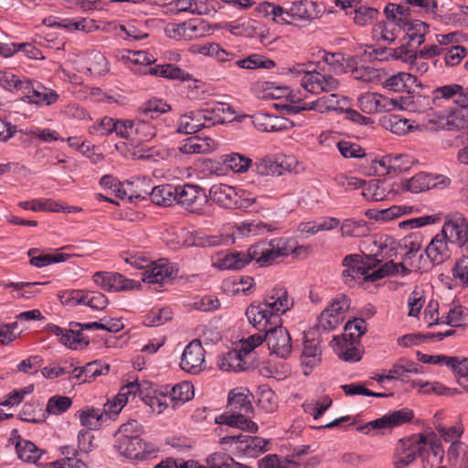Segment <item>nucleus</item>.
<instances>
[{"label": "nucleus", "instance_id": "nucleus-1", "mask_svg": "<svg viewBox=\"0 0 468 468\" xmlns=\"http://www.w3.org/2000/svg\"><path fill=\"white\" fill-rule=\"evenodd\" d=\"M303 249H292L290 239L283 237L261 239L250 246L246 252L229 250L218 253L214 265L221 270H240L254 261L259 267L266 268L291 253L298 255Z\"/></svg>", "mask_w": 468, "mask_h": 468}, {"label": "nucleus", "instance_id": "nucleus-2", "mask_svg": "<svg viewBox=\"0 0 468 468\" xmlns=\"http://www.w3.org/2000/svg\"><path fill=\"white\" fill-rule=\"evenodd\" d=\"M292 306V301L288 298L287 291L284 288H278L265 299L264 307L260 304H250L246 310V315L253 326H259L260 330L265 332V329L270 328L268 325L272 324L271 322L272 318L280 323L278 314L285 313Z\"/></svg>", "mask_w": 468, "mask_h": 468}, {"label": "nucleus", "instance_id": "nucleus-3", "mask_svg": "<svg viewBox=\"0 0 468 468\" xmlns=\"http://www.w3.org/2000/svg\"><path fill=\"white\" fill-rule=\"evenodd\" d=\"M229 413L219 415L216 422L229 427L239 428L250 432H256L258 425L246 416L252 413L253 407L250 395L242 391L232 390L229 394Z\"/></svg>", "mask_w": 468, "mask_h": 468}, {"label": "nucleus", "instance_id": "nucleus-4", "mask_svg": "<svg viewBox=\"0 0 468 468\" xmlns=\"http://www.w3.org/2000/svg\"><path fill=\"white\" fill-rule=\"evenodd\" d=\"M290 70L295 73H304L301 80V85L308 92H330L338 89L339 81L331 75H323L315 71L313 69V63L299 64Z\"/></svg>", "mask_w": 468, "mask_h": 468}, {"label": "nucleus", "instance_id": "nucleus-5", "mask_svg": "<svg viewBox=\"0 0 468 468\" xmlns=\"http://www.w3.org/2000/svg\"><path fill=\"white\" fill-rule=\"evenodd\" d=\"M176 204L188 213L202 215L208 203V196L204 188L197 185L185 184L177 186Z\"/></svg>", "mask_w": 468, "mask_h": 468}, {"label": "nucleus", "instance_id": "nucleus-6", "mask_svg": "<svg viewBox=\"0 0 468 468\" xmlns=\"http://www.w3.org/2000/svg\"><path fill=\"white\" fill-rule=\"evenodd\" d=\"M427 442L428 438L422 433L399 440L396 449L394 466L406 468L415 461L418 455L423 456Z\"/></svg>", "mask_w": 468, "mask_h": 468}, {"label": "nucleus", "instance_id": "nucleus-7", "mask_svg": "<svg viewBox=\"0 0 468 468\" xmlns=\"http://www.w3.org/2000/svg\"><path fill=\"white\" fill-rule=\"evenodd\" d=\"M441 233L450 242L457 244L468 252V217L459 212L452 211L444 218V223Z\"/></svg>", "mask_w": 468, "mask_h": 468}, {"label": "nucleus", "instance_id": "nucleus-8", "mask_svg": "<svg viewBox=\"0 0 468 468\" xmlns=\"http://www.w3.org/2000/svg\"><path fill=\"white\" fill-rule=\"evenodd\" d=\"M221 444H229L231 451H235L243 456L256 458L267 452L268 441L258 436L232 435L220 438Z\"/></svg>", "mask_w": 468, "mask_h": 468}, {"label": "nucleus", "instance_id": "nucleus-9", "mask_svg": "<svg viewBox=\"0 0 468 468\" xmlns=\"http://www.w3.org/2000/svg\"><path fill=\"white\" fill-rule=\"evenodd\" d=\"M349 309V300L344 294L337 295L324 309L318 319L317 328L324 332L334 330L344 321V314Z\"/></svg>", "mask_w": 468, "mask_h": 468}, {"label": "nucleus", "instance_id": "nucleus-10", "mask_svg": "<svg viewBox=\"0 0 468 468\" xmlns=\"http://www.w3.org/2000/svg\"><path fill=\"white\" fill-rule=\"evenodd\" d=\"M346 104V99L340 97L336 93H331L320 97L314 101L305 102L299 101L289 106V111L293 113H298L301 111H316L320 113L327 112H343Z\"/></svg>", "mask_w": 468, "mask_h": 468}, {"label": "nucleus", "instance_id": "nucleus-11", "mask_svg": "<svg viewBox=\"0 0 468 468\" xmlns=\"http://www.w3.org/2000/svg\"><path fill=\"white\" fill-rule=\"evenodd\" d=\"M133 427H137L135 420L129 421L121 426L115 444L117 451L123 456L137 458L142 452V439L138 435H129Z\"/></svg>", "mask_w": 468, "mask_h": 468}, {"label": "nucleus", "instance_id": "nucleus-12", "mask_svg": "<svg viewBox=\"0 0 468 468\" xmlns=\"http://www.w3.org/2000/svg\"><path fill=\"white\" fill-rule=\"evenodd\" d=\"M265 341L271 353L286 358L292 353V338L286 328L276 325L265 329Z\"/></svg>", "mask_w": 468, "mask_h": 468}, {"label": "nucleus", "instance_id": "nucleus-13", "mask_svg": "<svg viewBox=\"0 0 468 468\" xmlns=\"http://www.w3.org/2000/svg\"><path fill=\"white\" fill-rule=\"evenodd\" d=\"M398 105V99H389L375 92H366L358 98V106L367 114L391 112L397 109Z\"/></svg>", "mask_w": 468, "mask_h": 468}, {"label": "nucleus", "instance_id": "nucleus-14", "mask_svg": "<svg viewBox=\"0 0 468 468\" xmlns=\"http://www.w3.org/2000/svg\"><path fill=\"white\" fill-rule=\"evenodd\" d=\"M205 349L200 340L191 341L185 348L180 367L190 374L197 375L205 369Z\"/></svg>", "mask_w": 468, "mask_h": 468}, {"label": "nucleus", "instance_id": "nucleus-15", "mask_svg": "<svg viewBox=\"0 0 468 468\" xmlns=\"http://www.w3.org/2000/svg\"><path fill=\"white\" fill-rule=\"evenodd\" d=\"M342 272L343 281L348 287H355L356 284L361 283V280H365L366 265L364 258L359 254H350L344 258Z\"/></svg>", "mask_w": 468, "mask_h": 468}, {"label": "nucleus", "instance_id": "nucleus-16", "mask_svg": "<svg viewBox=\"0 0 468 468\" xmlns=\"http://www.w3.org/2000/svg\"><path fill=\"white\" fill-rule=\"evenodd\" d=\"M139 391L140 388L137 381H133L122 386L119 393L104 404L103 410H101L104 416L109 418L116 416L128 402L130 397L134 399Z\"/></svg>", "mask_w": 468, "mask_h": 468}, {"label": "nucleus", "instance_id": "nucleus-17", "mask_svg": "<svg viewBox=\"0 0 468 468\" xmlns=\"http://www.w3.org/2000/svg\"><path fill=\"white\" fill-rule=\"evenodd\" d=\"M93 282L101 289L107 291H125L134 287L133 280L126 279L120 273L98 271L93 275Z\"/></svg>", "mask_w": 468, "mask_h": 468}, {"label": "nucleus", "instance_id": "nucleus-18", "mask_svg": "<svg viewBox=\"0 0 468 468\" xmlns=\"http://www.w3.org/2000/svg\"><path fill=\"white\" fill-rule=\"evenodd\" d=\"M209 198L225 208H234L239 205L236 189L225 184L213 185L209 189Z\"/></svg>", "mask_w": 468, "mask_h": 468}, {"label": "nucleus", "instance_id": "nucleus-19", "mask_svg": "<svg viewBox=\"0 0 468 468\" xmlns=\"http://www.w3.org/2000/svg\"><path fill=\"white\" fill-rule=\"evenodd\" d=\"M448 242V239L439 233L426 247L425 254L432 265L441 264L450 258Z\"/></svg>", "mask_w": 468, "mask_h": 468}, {"label": "nucleus", "instance_id": "nucleus-20", "mask_svg": "<svg viewBox=\"0 0 468 468\" xmlns=\"http://www.w3.org/2000/svg\"><path fill=\"white\" fill-rule=\"evenodd\" d=\"M0 85L10 91H17L31 99L35 85L29 80H22L12 72H0Z\"/></svg>", "mask_w": 468, "mask_h": 468}, {"label": "nucleus", "instance_id": "nucleus-21", "mask_svg": "<svg viewBox=\"0 0 468 468\" xmlns=\"http://www.w3.org/2000/svg\"><path fill=\"white\" fill-rule=\"evenodd\" d=\"M72 293V300H75L77 303L85 304L91 309L103 310L109 303L107 297L100 292L75 291Z\"/></svg>", "mask_w": 468, "mask_h": 468}, {"label": "nucleus", "instance_id": "nucleus-22", "mask_svg": "<svg viewBox=\"0 0 468 468\" xmlns=\"http://www.w3.org/2000/svg\"><path fill=\"white\" fill-rule=\"evenodd\" d=\"M441 127L448 126V130L463 129L468 127V109L463 106H457L452 109L447 116L439 117Z\"/></svg>", "mask_w": 468, "mask_h": 468}, {"label": "nucleus", "instance_id": "nucleus-23", "mask_svg": "<svg viewBox=\"0 0 468 468\" xmlns=\"http://www.w3.org/2000/svg\"><path fill=\"white\" fill-rule=\"evenodd\" d=\"M177 191V186L170 184L157 186L150 193L151 200L158 206H172L176 203Z\"/></svg>", "mask_w": 468, "mask_h": 468}, {"label": "nucleus", "instance_id": "nucleus-24", "mask_svg": "<svg viewBox=\"0 0 468 468\" xmlns=\"http://www.w3.org/2000/svg\"><path fill=\"white\" fill-rule=\"evenodd\" d=\"M414 417L413 411L410 409H401L395 410L390 414L384 415L382 418L372 420L373 425L377 427L389 428L397 427L410 422Z\"/></svg>", "mask_w": 468, "mask_h": 468}, {"label": "nucleus", "instance_id": "nucleus-25", "mask_svg": "<svg viewBox=\"0 0 468 468\" xmlns=\"http://www.w3.org/2000/svg\"><path fill=\"white\" fill-rule=\"evenodd\" d=\"M419 360L422 363H430V364H439L441 362H445L448 366H450L454 371H457L458 374H468V360L463 359L459 360L458 357L455 356H430L418 352Z\"/></svg>", "mask_w": 468, "mask_h": 468}, {"label": "nucleus", "instance_id": "nucleus-26", "mask_svg": "<svg viewBox=\"0 0 468 468\" xmlns=\"http://www.w3.org/2000/svg\"><path fill=\"white\" fill-rule=\"evenodd\" d=\"M174 267L168 263L154 264L143 274V281L148 283L163 284L173 278Z\"/></svg>", "mask_w": 468, "mask_h": 468}, {"label": "nucleus", "instance_id": "nucleus-27", "mask_svg": "<svg viewBox=\"0 0 468 468\" xmlns=\"http://www.w3.org/2000/svg\"><path fill=\"white\" fill-rule=\"evenodd\" d=\"M174 4L177 13L205 16L214 9L207 0H175Z\"/></svg>", "mask_w": 468, "mask_h": 468}, {"label": "nucleus", "instance_id": "nucleus-28", "mask_svg": "<svg viewBox=\"0 0 468 468\" xmlns=\"http://www.w3.org/2000/svg\"><path fill=\"white\" fill-rule=\"evenodd\" d=\"M362 195L368 200L381 201L388 199L389 191L386 180L371 179L366 182Z\"/></svg>", "mask_w": 468, "mask_h": 468}, {"label": "nucleus", "instance_id": "nucleus-29", "mask_svg": "<svg viewBox=\"0 0 468 468\" xmlns=\"http://www.w3.org/2000/svg\"><path fill=\"white\" fill-rule=\"evenodd\" d=\"M397 109H404L410 112H423L431 102V98L417 94L408 93L406 96H400Z\"/></svg>", "mask_w": 468, "mask_h": 468}, {"label": "nucleus", "instance_id": "nucleus-30", "mask_svg": "<svg viewBox=\"0 0 468 468\" xmlns=\"http://www.w3.org/2000/svg\"><path fill=\"white\" fill-rule=\"evenodd\" d=\"M460 92H462V85L456 83L437 87L431 91V102L435 106H441L442 101L453 100L457 105Z\"/></svg>", "mask_w": 468, "mask_h": 468}, {"label": "nucleus", "instance_id": "nucleus-31", "mask_svg": "<svg viewBox=\"0 0 468 468\" xmlns=\"http://www.w3.org/2000/svg\"><path fill=\"white\" fill-rule=\"evenodd\" d=\"M156 135V130L154 125L141 117L133 120V144H139L152 140Z\"/></svg>", "mask_w": 468, "mask_h": 468}, {"label": "nucleus", "instance_id": "nucleus-32", "mask_svg": "<svg viewBox=\"0 0 468 468\" xmlns=\"http://www.w3.org/2000/svg\"><path fill=\"white\" fill-rule=\"evenodd\" d=\"M302 364L313 368L321 361V348L317 339H307L303 342V348L301 356Z\"/></svg>", "mask_w": 468, "mask_h": 468}, {"label": "nucleus", "instance_id": "nucleus-33", "mask_svg": "<svg viewBox=\"0 0 468 468\" xmlns=\"http://www.w3.org/2000/svg\"><path fill=\"white\" fill-rule=\"evenodd\" d=\"M230 113V115L233 114V112L231 111L230 107L229 105H226L224 103H218L214 108L211 110H198V113H202L204 118L202 117V124H204V128L211 127L215 124L223 123L225 122V117L222 116L225 112Z\"/></svg>", "mask_w": 468, "mask_h": 468}, {"label": "nucleus", "instance_id": "nucleus-34", "mask_svg": "<svg viewBox=\"0 0 468 468\" xmlns=\"http://www.w3.org/2000/svg\"><path fill=\"white\" fill-rule=\"evenodd\" d=\"M244 352L239 350H231L224 355L218 364L220 369L224 371H242L248 368L247 363L243 359Z\"/></svg>", "mask_w": 468, "mask_h": 468}, {"label": "nucleus", "instance_id": "nucleus-35", "mask_svg": "<svg viewBox=\"0 0 468 468\" xmlns=\"http://www.w3.org/2000/svg\"><path fill=\"white\" fill-rule=\"evenodd\" d=\"M37 252H39V249L37 248L30 249L27 252L28 256L31 257L29 261L30 264L37 268L48 266L52 263L62 262L70 257L69 254L66 253H58L55 255L40 254L38 256H35Z\"/></svg>", "mask_w": 468, "mask_h": 468}, {"label": "nucleus", "instance_id": "nucleus-36", "mask_svg": "<svg viewBox=\"0 0 468 468\" xmlns=\"http://www.w3.org/2000/svg\"><path fill=\"white\" fill-rule=\"evenodd\" d=\"M408 44L410 46L421 45L425 41V35L428 33L429 25L420 20H413L407 24Z\"/></svg>", "mask_w": 468, "mask_h": 468}, {"label": "nucleus", "instance_id": "nucleus-37", "mask_svg": "<svg viewBox=\"0 0 468 468\" xmlns=\"http://www.w3.org/2000/svg\"><path fill=\"white\" fill-rule=\"evenodd\" d=\"M202 117L204 118L202 113H198L197 111L181 116L177 131L186 134L197 133L204 128V124L201 122L203 120Z\"/></svg>", "mask_w": 468, "mask_h": 468}, {"label": "nucleus", "instance_id": "nucleus-38", "mask_svg": "<svg viewBox=\"0 0 468 468\" xmlns=\"http://www.w3.org/2000/svg\"><path fill=\"white\" fill-rule=\"evenodd\" d=\"M334 341H336L338 346V356L345 361H359L361 359V354L355 346V344L359 341H352L347 338L335 337Z\"/></svg>", "mask_w": 468, "mask_h": 468}, {"label": "nucleus", "instance_id": "nucleus-39", "mask_svg": "<svg viewBox=\"0 0 468 468\" xmlns=\"http://www.w3.org/2000/svg\"><path fill=\"white\" fill-rule=\"evenodd\" d=\"M260 13L265 17H269L279 24H289L288 10L283 9L280 5H276L273 3L264 2L258 7Z\"/></svg>", "mask_w": 468, "mask_h": 468}, {"label": "nucleus", "instance_id": "nucleus-40", "mask_svg": "<svg viewBox=\"0 0 468 468\" xmlns=\"http://www.w3.org/2000/svg\"><path fill=\"white\" fill-rule=\"evenodd\" d=\"M384 14L388 20L396 21L399 25H407L408 18L410 16V8L408 4L398 5L389 3L384 9Z\"/></svg>", "mask_w": 468, "mask_h": 468}, {"label": "nucleus", "instance_id": "nucleus-41", "mask_svg": "<svg viewBox=\"0 0 468 468\" xmlns=\"http://www.w3.org/2000/svg\"><path fill=\"white\" fill-rule=\"evenodd\" d=\"M223 164L235 173H244L252 165V160L241 154L231 153L224 155Z\"/></svg>", "mask_w": 468, "mask_h": 468}, {"label": "nucleus", "instance_id": "nucleus-42", "mask_svg": "<svg viewBox=\"0 0 468 468\" xmlns=\"http://www.w3.org/2000/svg\"><path fill=\"white\" fill-rule=\"evenodd\" d=\"M139 110L141 117L154 119L169 112L171 107L162 100L153 99L144 103Z\"/></svg>", "mask_w": 468, "mask_h": 468}, {"label": "nucleus", "instance_id": "nucleus-43", "mask_svg": "<svg viewBox=\"0 0 468 468\" xmlns=\"http://www.w3.org/2000/svg\"><path fill=\"white\" fill-rule=\"evenodd\" d=\"M255 171L258 175L263 176H281L282 174V165L271 156H264L254 164Z\"/></svg>", "mask_w": 468, "mask_h": 468}, {"label": "nucleus", "instance_id": "nucleus-44", "mask_svg": "<svg viewBox=\"0 0 468 468\" xmlns=\"http://www.w3.org/2000/svg\"><path fill=\"white\" fill-rule=\"evenodd\" d=\"M173 319V312L169 307L154 308L144 317L145 326H160Z\"/></svg>", "mask_w": 468, "mask_h": 468}, {"label": "nucleus", "instance_id": "nucleus-45", "mask_svg": "<svg viewBox=\"0 0 468 468\" xmlns=\"http://www.w3.org/2000/svg\"><path fill=\"white\" fill-rule=\"evenodd\" d=\"M18 457L24 462L36 463L41 456V451L31 441L18 440L16 444Z\"/></svg>", "mask_w": 468, "mask_h": 468}, {"label": "nucleus", "instance_id": "nucleus-46", "mask_svg": "<svg viewBox=\"0 0 468 468\" xmlns=\"http://www.w3.org/2000/svg\"><path fill=\"white\" fill-rule=\"evenodd\" d=\"M432 177L425 173H419L412 176L410 179L406 180L403 186L413 193H420L425 190H429L431 186H434Z\"/></svg>", "mask_w": 468, "mask_h": 468}, {"label": "nucleus", "instance_id": "nucleus-47", "mask_svg": "<svg viewBox=\"0 0 468 468\" xmlns=\"http://www.w3.org/2000/svg\"><path fill=\"white\" fill-rule=\"evenodd\" d=\"M354 23L359 27H366L373 24L379 16L377 8L363 5L361 3L354 11Z\"/></svg>", "mask_w": 468, "mask_h": 468}, {"label": "nucleus", "instance_id": "nucleus-48", "mask_svg": "<svg viewBox=\"0 0 468 468\" xmlns=\"http://www.w3.org/2000/svg\"><path fill=\"white\" fill-rule=\"evenodd\" d=\"M58 99V95L54 90L37 84L34 87L29 101L36 104L52 105L57 102Z\"/></svg>", "mask_w": 468, "mask_h": 468}, {"label": "nucleus", "instance_id": "nucleus-49", "mask_svg": "<svg viewBox=\"0 0 468 468\" xmlns=\"http://www.w3.org/2000/svg\"><path fill=\"white\" fill-rule=\"evenodd\" d=\"M416 81V78L410 73L399 72L385 81V86L390 90L403 91L410 87Z\"/></svg>", "mask_w": 468, "mask_h": 468}, {"label": "nucleus", "instance_id": "nucleus-50", "mask_svg": "<svg viewBox=\"0 0 468 468\" xmlns=\"http://www.w3.org/2000/svg\"><path fill=\"white\" fill-rule=\"evenodd\" d=\"M194 397V387L189 382H181L173 387L169 401L175 402L173 407H176V403H185L190 400Z\"/></svg>", "mask_w": 468, "mask_h": 468}, {"label": "nucleus", "instance_id": "nucleus-51", "mask_svg": "<svg viewBox=\"0 0 468 468\" xmlns=\"http://www.w3.org/2000/svg\"><path fill=\"white\" fill-rule=\"evenodd\" d=\"M237 66L242 69H272L275 66V62L264 56L259 54H253L248 58L238 60Z\"/></svg>", "mask_w": 468, "mask_h": 468}, {"label": "nucleus", "instance_id": "nucleus-52", "mask_svg": "<svg viewBox=\"0 0 468 468\" xmlns=\"http://www.w3.org/2000/svg\"><path fill=\"white\" fill-rule=\"evenodd\" d=\"M366 332V321L363 318H354L346 324L343 338L359 341L360 337L365 335Z\"/></svg>", "mask_w": 468, "mask_h": 468}, {"label": "nucleus", "instance_id": "nucleus-53", "mask_svg": "<svg viewBox=\"0 0 468 468\" xmlns=\"http://www.w3.org/2000/svg\"><path fill=\"white\" fill-rule=\"evenodd\" d=\"M289 17L311 19L314 17V3L308 1L293 2L288 9Z\"/></svg>", "mask_w": 468, "mask_h": 468}, {"label": "nucleus", "instance_id": "nucleus-54", "mask_svg": "<svg viewBox=\"0 0 468 468\" xmlns=\"http://www.w3.org/2000/svg\"><path fill=\"white\" fill-rule=\"evenodd\" d=\"M348 66L354 67L352 75L354 79L363 82H373L378 78V70L371 67L356 66L354 58L349 59Z\"/></svg>", "mask_w": 468, "mask_h": 468}, {"label": "nucleus", "instance_id": "nucleus-55", "mask_svg": "<svg viewBox=\"0 0 468 468\" xmlns=\"http://www.w3.org/2000/svg\"><path fill=\"white\" fill-rule=\"evenodd\" d=\"M103 412L100 409L90 408L79 411L80 421L81 425L87 427L89 430L96 429L99 422L103 419Z\"/></svg>", "mask_w": 468, "mask_h": 468}, {"label": "nucleus", "instance_id": "nucleus-56", "mask_svg": "<svg viewBox=\"0 0 468 468\" xmlns=\"http://www.w3.org/2000/svg\"><path fill=\"white\" fill-rule=\"evenodd\" d=\"M341 232L344 236L363 237L367 234L368 229L364 220L346 219L341 226Z\"/></svg>", "mask_w": 468, "mask_h": 468}, {"label": "nucleus", "instance_id": "nucleus-57", "mask_svg": "<svg viewBox=\"0 0 468 468\" xmlns=\"http://www.w3.org/2000/svg\"><path fill=\"white\" fill-rule=\"evenodd\" d=\"M444 61L446 65L450 67H454L460 64L468 53L466 48L460 45L444 48Z\"/></svg>", "mask_w": 468, "mask_h": 468}, {"label": "nucleus", "instance_id": "nucleus-58", "mask_svg": "<svg viewBox=\"0 0 468 468\" xmlns=\"http://www.w3.org/2000/svg\"><path fill=\"white\" fill-rule=\"evenodd\" d=\"M60 343L64 346L72 348L77 349L80 346H87L89 345V341L86 339V337L81 333V330H74V329H69L66 330V335H62V339H60Z\"/></svg>", "mask_w": 468, "mask_h": 468}, {"label": "nucleus", "instance_id": "nucleus-59", "mask_svg": "<svg viewBox=\"0 0 468 468\" xmlns=\"http://www.w3.org/2000/svg\"><path fill=\"white\" fill-rule=\"evenodd\" d=\"M278 118L271 114L258 112L253 116L255 127L262 132H273L277 129Z\"/></svg>", "mask_w": 468, "mask_h": 468}, {"label": "nucleus", "instance_id": "nucleus-60", "mask_svg": "<svg viewBox=\"0 0 468 468\" xmlns=\"http://www.w3.org/2000/svg\"><path fill=\"white\" fill-rule=\"evenodd\" d=\"M72 405V399L65 396H54L48 399L47 411L58 415L65 412Z\"/></svg>", "mask_w": 468, "mask_h": 468}, {"label": "nucleus", "instance_id": "nucleus-61", "mask_svg": "<svg viewBox=\"0 0 468 468\" xmlns=\"http://www.w3.org/2000/svg\"><path fill=\"white\" fill-rule=\"evenodd\" d=\"M208 468H231L235 465L234 459L224 452H214L207 459Z\"/></svg>", "mask_w": 468, "mask_h": 468}, {"label": "nucleus", "instance_id": "nucleus-62", "mask_svg": "<svg viewBox=\"0 0 468 468\" xmlns=\"http://www.w3.org/2000/svg\"><path fill=\"white\" fill-rule=\"evenodd\" d=\"M373 37L378 40L386 41L388 44H391L396 39V34L393 29L388 28L386 22H378L372 29Z\"/></svg>", "mask_w": 468, "mask_h": 468}, {"label": "nucleus", "instance_id": "nucleus-63", "mask_svg": "<svg viewBox=\"0 0 468 468\" xmlns=\"http://www.w3.org/2000/svg\"><path fill=\"white\" fill-rule=\"evenodd\" d=\"M259 406L267 412L274 411L277 405V396L271 389H264L261 390L259 399H258Z\"/></svg>", "mask_w": 468, "mask_h": 468}, {"label": "nucleus", "instance_id": "nucleus-64", "mask_svg": "<svg viewBox=\"0 0 468 468\" xmlns=\"http://www.w3.org/2000/svg\"><path fill=\"white\" fill-rule=\"evenodd\" d=\"M452 274L464 285H468V256L460 257L452 269Z\"/></svg>", "mask_w": 468, "mask_h": 468}]
</instances>
